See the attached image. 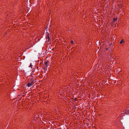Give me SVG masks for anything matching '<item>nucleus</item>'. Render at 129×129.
I'll use <instances>...</instances> for the list:
<instances>
[{
	"label": "nucleus",
	"instance_id": "5",
	"mask_svg": "<svg viewBox=\"0 0 129 129\" xmlns=\"http://www.w3.org/2000/svg\"><path fill=\"white\" fill-rule=\"evenodd\" d=\"M117 19V18H114V21H116V20Z\"/></svg>",
	"mask_w": 129,
	"mask_h": 129
},
{
	"label": "nucleus",
	"instance_id": "1",
	"mask_svg": "<svg viewBox=\"0 0 129 129\" xmlns=\"http://www.w3.org/2000/svg\"><path fill=\"white\" fill-rule=\"evenodd\" d=\"M33 81H32L30 83H29L27 85V86L28 87H30L33 84Z\"/></svg>",
	"mask_w": 129,
	"mask_h": 129
},
{
	"label": "nucleus",
	"instance_id": "4",
	"mask_svg": "<svg viewBox=\"0 0 129 129\" xmlns=\"http://www.w3.org/2000/svg\"><path fill=\"white\" fill-rule=\"evenodd\" d=\"M124 42V41L123 40H122L120 42V43L121 44L122 43Z\"/></svg>",
	"mask_w": 129,
	"mask_h": 129
},
{
	"label": "nucleus",
	"instance_id": "2",
	"mask_svg": "<svg viewBox=\"0 0 129 129\" xmlns=\"http://www.w3.org/2000/svg\"><path fill=\"white\" fill-rule=\"evenodd\" d=\"M48 61H45V64L46 66L47 67H48Z\"/></svg>",
	"mask_w": 129,
	"mask_h": 129
},
{
	"label": "nucleus",
	"instance_id": "7",
	"mask_svg": "<svg viewBox=\"0 0 129 129\" xmlns=\"http://www.w3.org/2000/svg\"><path fill=\"white\" fill-rule=\"evenodd\" d=\"M30 67L31 68H32V65H31V64H30Z\"/></svg>",
	"mask_w": 129,
	"mask_h": 129
},
{
	"label": "nucleus",
	"instance_id": "6",
	"mask_svg": "<svg viewBox=\"0 0 129 129\" xmlns=\"http://www.w3.org/2000/svg\"><path fill=\"white\" fill-rule=\"evenodd\" d=\"M71 43L72 44H73V41H71Z\"/></svg>",
	"mask_w": 129,
	"mask_h": 129
},
{
	"label": "nucleus",
	"instance_id": "8",
	"mask_svg": "<svg viewBox=\"0 0 129 129\" xmlns=\"http://www.w3.org/2000/svg\"><path fill=\"white\" fill-rule=\"evenodd\" d=\"M106 49H107V50H108V48H107Z\"/></svg>",
	"mask_w": 129,
	"mask_h": 129
},
{
	"label": "nucleus",
	"instance_id": "3",
	"mask_svg": "<svg viewBox=\"0 0 129 129\" xmlns=\"http://www.w3.org/2000/svg\"><path fill=\"white\" fill-rule=\"evenodd\" d=\"M49 36L48 35L47 38V41H49Z\"/></svg>",
	"mask_w": 129,
	"mask_h": 129
}]
</instances>
